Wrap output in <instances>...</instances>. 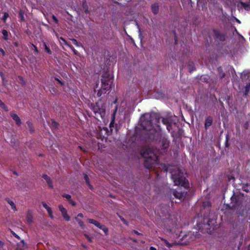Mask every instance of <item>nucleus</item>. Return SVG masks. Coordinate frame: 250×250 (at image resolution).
Masks as SVG:
<instances>
[{
    "mask_svg": "<svg viewBox=\"0 0 250 250\" xmlns=\"http://www.w3.org/2000/svg\"><path fill=\"white\" fill-rule=\"evenodd\" d=\"M160 119V114L155 112L146 113L141 117V126L146 131L149 140L157 141L161 136Z\"/></svg>",
    "mask_w": 250,
    "mask_h": 250,
    "instance_id": "nucleus-1",
    "label": "nucleus"
},
{
    "mask_svg": "<svg viewBox=\"0 0 250 250\" xmlns=\"http://www.w3.org/2000/svg\"><path fill=\"white\" fill-rule=\"evenodd\" d=\"M141 155L145 159L144 166L146 168L151 169L154 165L157 164L158 157L150 148L144 149Z\"/></svg>",
    "mask_w": 250,
    "mask_h": 250,
    "instance_id": "nucleus-2",
    "label": "nucleus"
},
{
    "mask_svg": "<svg viewBox=\"0 0 250 250\" xmlns=\"http://www.w3.org/2000/svg\"><path fill=\"white\" fill-rule=\"evenodd\" d=\"M171 174L175 185L183 187L185 189L189 188V183L180 169L178 168L172 170Z\"/></svg>",
    "mask_w": 250,
    "mask_h": 250,
    "instance_id": "nucleus-3",
    "label": "nucleus"
},
{
    "mask_svg": "<svg viewBox=\"0 0 250 250\" xmlns=\"http://www.w3.org/2000/svg\"><path fill=\"white\" fill-rule=\"evenodd\" d=\"M113 82V77L107 72H104L102 76V87L98 93L97 96L100 97L105 94L111 88V84Z\"/></svg>",
    "mask_w": 250,
    "mask_h": 250,
    "instance_id": "nucleus-4",
    "label": "nucleus"
},
{
    "mask_svg": "<svg viewBox=\"0 0 250 250\" xmlns=\"http://www.w3.org/2000/svg\"><path fill=\"white\" fill-rule=\"evenodd\" d=\"M90 108L94 114V117L98 120H104L105 116L106 111L105 106L104 104H100L98 103H91Z\"/></svg>",
    "mask_w": 250,
    "mask_h": 250,
    "instance_id": "nucleus-5",
    "label": "nucleus"
},
{
    "mask_svg": "<svg viewBox=\"0 0 250 250\" xmlns=\"http://www.w3.org/2000/svg\"><path fill=\"white\" fill-rule=\"evenodd\" d=\"M187 194V191L185 190H183L182 188L178 187L173 192V195L174 196L179 199L180 201L183 200Z\"/></svg>",
    "mask_w": 250,
    "mask_h": 250,
    "instance_id": "nucleus-6",
    "label": "nucleus"
},
{
    "mask_svg": "<svg viewBox=\"0 0 250 250\" xmlns=\"http://www.w3.org/2000/svg\"><path fill=\"white\" fill-rule=\"evenodd\" d=\"M87 221L89 223L94 225L100 229L103 230L105 235L108 234V229L105 226L101 224L98 221L93 219L88 218Z\"/></svg>",
    "mask_w": 250,
    "mask_h": 250,
    "instance_id": "nucleus-7",
    "label": "nucleus"
},
{
    "mask_svg": "<svg viewBox=\"0 0 250 250\" xmlns=\"http://www.w3.org/2000/svg\"><path fill=\"white\" fill-rule=\"evenodd\" d=\"M231 208L235 209H238L242 204L241 201L238 196H235L234 194L231 197Z\"/></svg>",
    "mask_w": 250,
    "mask_h": 250,
    "instance_id": "nucleus-8",
    "label": "nucleus"
},
{
    "mask_svg": "<svg viewBox=\"0 0 250 250\" xmlns=\"http://www.w3.org/2000/svg\"><path fill=\"white\" fill-rule=\"evenodd\" d=\"M213 32L214 35V39L215 40L220 42H224L226 40V34L222 33L219 30L214 29Z\"/></svg>",
    "mask_w": 250,
    "mask_h": 250,
    "instance_id": "nucleus-9",
    "label": "nucleus"
},
{
    "mask_svg": "<svg viewBox=\"0 0 250 250\" xmlns=\"http://www.w3.org/2000/svg\"><path fill=\"white\" fill-rule=\"evenodd\" d=\"M59 209L62 213V215L64 219L66 221H69L70 219V216L67 214L66 209L63 207L62 205L59 206Z\"/></svg>",
    "mask_w": 250,
    "mask_h": 250,
    "instance_id": "nucleus-10",
    "label": "nucleus"
},
{
    "mask_svg": "<svg viewBox=\"0 0 250 250\" xmlns=\"http://www.w3.org/2000/svg\"><path fill=\"white\" fill-rule=\"evenodd\" d=\"M162 149H167L169 146V141L167 138L164 136L160 139Z\"/></svg>",
    "mask_w": 250,
    "mask_h": 250,
    "instance_id": "nucleus-11",
    "label": "nucleus"
},
{
    "mask_svg": "<svg viewBox=\"0 0 250 250\" xmlns=\"http://www.w3.org/2000/svg\"><path fill=\"white\" fill-rule=\"evenodd\" d=\"M213 118L211 116H208L205 122V129L207 130L212 125Z\"/></svg>",
    "mask_w": 250,
    "mask_h": 250,
    "instance_id": "nucleus-12",
    "label": "nucleus"
},
{
    "mask_svg": "<svg viewBox=\"0 0 250 250\" xmlns=\"http://www.w3.org/2000/svg\"><path fill=\"white\" fill-rule=\"evenodd\" d=\"M118 110V106L116 105L115 107V109L113 111V112L111 116V120L110 122V123L109 124V127L111 128L112 127H114V125L115 124V116L116 114V113L117 112Z\"/></svg>",
    "mask_w": 250,
    "mask_h": 250,
    "instance_id": "nucleus-13",
    "label": "nucleus"
},
{
    "mask_svg": "<svg viewBox=\"0 0 250 250\" xmlns=\"http://www.w3.org/2000/svg\"><path fill=\"white\" fill-rule=\"evenodd\" d=\"M10 116L12 118V119L15 121L16 124L18 126H20L21 125V120L17 114L13 112H11Z\"/></svg>",
    "mask_w": 250,
    "mask_h": 250,
    "instance_id": "nucleus-14",
    "label": "nucleus"
},
{
    "mask_svg": "<svg viewBox=\"0 0 250 250\" xmlns=\"http://www.w3.org/2000/svg\"><path fill=\"white\" fill-rule=\"evenodd\" d=\"M42 177L46 181L49 188H53V185L51 178L46 174H43Z\"/></svg>",
    "mask_w": 250,
    "mask_h": 250,
    "instance_id": "nucleus-15",
    "label": "nucleus"
},
{
    "mask_svg": "<svg viewBox=\"0 0 250 250\" xmlns=\"http://www.w3.org/2000/svg\"><path fill=\"white\" fill-rule=\"evenodd\" d=\"M5 201L10 205L11 207V208L14 211H17V208H16V205L15 204V203H14L13 201H12V200H11L9 198H5Z\"/></svg>",
    "mask_w": 250,
    "mask_h": 250,
    "instance_id": "nucleus-16",
    "label": "nucleus"
},
{
    "mask_svg": "<svg viewBox=\"0 0 250 250\" xmlns=\"http://www.w3.org/2000/svg\"><path fill=\"white\" fill-rule=\"evenodd\" d=\"M151 10L153 13L155 15L157 14L159 12V4L155 3L151 5Z\"/></svg>",
    "mask_w": 250,
    "mask_h": 250,
    "instance_id": "nucleus-17",
    "label": "nucleus"
},
{
    "mask_svg": "<svg viewBox=\"0 0 250 250\" xmlns=\"http://www.w3.org/2000/svg\"><path fill=\"white\" fill-rule=\"evenodd\" d=\"M188 66L189 69V71L190 73L196 70L194 63L192 62L189 61L188 63Z\"/></svg>",
    "mask_w": 250,
    "mask_h": 250,
    "instance_id": "nucleus-18",
    "label": "nucleus"
},
{
    "mask_svg": "<svg viewBox=\"0 0 250 250\" xmlns=\"http://www.w3.org/2000/svg\"><path fill=\"white\" fill-rule=\"evenodd\" d=\"M217 71L218 72V75L220 79H222L225 77L226 74L223 72V69L221 66H219L217 68Z\"/></svg>",
    "mask_w": 250,
    "mask_h": 250,
    "instance_id": "nucleus-19",
    "label": "nucleus"
},
{
    "mask_svg": "<svg viewBox=\"0 0 250 250\" xmlns=\"http://www.w3.org/2000/svg\"><path fill=\"white\" fill-rule=\"evenodd\" d=\"M239 3L245 10L249 11L250 10V4L249 3H246L242 1H240Z\"/></svg>",
    "mask_w": 250,
    "mask_h": 250,
    "instance_id": "nucleus-20",
    "label": "nucleus"
},
{
    "mask_svg": "<svg viewBox=\"0 0 250 250\" xmlns=\"http://www.w3.org/2000/svg\"><path fill=\"white\" fill-rule=\"evenodd\" d=\"M1 33L3 35L2 39L5 41H7L8 40V35L9 32L5 29H3L1 31Z\"/></svg>",
    "mask_w": 250,
    "mask_h": 250,
    "instance_id": "nucleus-21",
    "label": "nucleus"
},
{
    "mask_svg": "<svg viewBox=\"0 0 250 250\" xmlns=\"http://www.w3.org/2000/svg\"><path fill=\"white\" fill-rule=\"evenodd\" d=\"M83 8L84 11V13L86 14H88L89 13V11L88 10V5L87 4L86 1L85 0H83Z\"/></svg>",
    "mask_w": 250,
    "mask_h": 250,
    "instance_id": "nucleus-22",
    "label": "nucleus"
},
{
    "mask_svg": "<svg viewBox=\"0 0 250 250\" xmlns=\"http://www.w3.org/2000/svg\"><path fill=\"white\" fill-rule=\"evenodd\" d=\"M43 46L44 47V50H45V51L49 55H51L52 52L51 50V49H50L49 47H48L46 42H44L43 43Z\"/></svg>",
    "mask_w": 250,
    "mask_h": 250,
    "instance_id": "nucleus-23",
    "label": "nucleus"
},
{
    "mask_svg": "<svg viewBox=\"0 0 250 250\" xmlns=\"http://www.w3.org/2000/svg\"><path fill=\"white\" fill-rule=\"evenodd\" d=\"M24 11L22 9H20L19 12V16L21 21H24L25 19L24 17Z\"/></svg>",
    "mask_w": 250,
    "mask_h": 250,
    "instance_id": "nucleus-24",
    "label": "nucleus"
},
{
    "mask_svg": "<svg viewBox=\"0 0 250 250\" xmlns=\"http://www.w3.org/2000/svg\"><path fill=\"white\" fill-rule=\"evenodd\" d=\"M26 124L28 126L30 132L33 133L34 131V127L32 123L30 121H27Z\"/></svg>",
    "mask_w": 250,
    "mask_h": 250,
    "instance_id": "nucleus-25",
    "label": "nucleus"
},
{
    "mask_svg": "<svg viewBox=\"0 0 250 250\" xmlns=\"http://www.w3.org/2000/svg\"><path fill=\"white\" fill-rule=\"evenodd\" d=\"M51 126L54 129H58L59 127V124L54 120H51Z\"/></svg>",
    "mask_w": 250,
    "mask_h": 250,
    "instance_id": "nucleus-26",
    "label": "nucleus"
},
{
    "mask_svg": "<svg viewBox=\"0 0 250 250\" xmlns=\"http://www.w3.org/2000/svg\"><path fill=\"white\" fill-rule=\"evenodd\" d=\"M75 219L77 221L78 224L81 227V228L83 229L85 227V225H84L83 222L81 220L78 218V217H76Z\"/></svg>",
    "mask_w": 250,
    "mask_h": 250,
    "instance_id": "nucleus-27",
    "label": "nucleus"
},
{
    "mask_svg": "<svg viewBox=\"0 0 250 250\" xmlns=\"http://www.w3.org/2000/svg\"><path fill=\"white\" fill-rule=\"evenodd\" d=\"M0 107L6 111H8L9 110L8 107L0 100Z\"/></svg>",
    "mask_w": 250,
    "mask_h": 250,
    "instance_id": "nucleus-28",
    "label": "nucleus"
},
{
    "mask_svg": "<svg viewBox=\"0 0 250 250\" xmlns=\"http://www.w3.org/2000/svg\"><path fill=\"white\" fill-rule=\"evenodd\" d=\"M84 179L86 184L89 186L90 188L91 189H92L93 188H92V186L89 183V180L88 176L85 174L84 175Z\"/></svg>",
    "mask_w": 250,
    "mask_h": 250,
    "instance_id": "nucleus-29",
    "label": "nucleus"
},
{
    "mask_svg": "<svg viewBox=\"0 0 250 250\" xmlns=\"http://www.w3.org/2000/svg\"><path fill=\"white\" fill-rule=\"evenodd\" d=\"M162 122L163 124L164 125H166L171 123V122L169 120V119L168 118H162Z\"/></svg>",
    "mask_w": 250,
    "mask_h": 250,
    "instance_id": "nucleus-30",
    "label": "nucleus"
},
{
    "mask_svg": "<svg viewBox=\"0 0 250 250\" xmlns=\"http://www.w3.org/2000/svg\"><path fill=\"white\" fill-rule=\"evenodd\" d=\"M9 17V14L7 12H4L2 20L4 22H6L7 19Z\"/></svg>",
    "mask_w": 250,
    "mask_h": 250,
    "instance_id": "nucleus-31",
    "label": "nucleus"
},
{
    "mask_svg": "<svg viewBox=\"0 0 250 250\" xmlns=\"http://www.w3.org/2000/svg\"><path fill=\"white\" fill-rule=\"evenodd\" d=\"M162 240L164 241L165 245L168 247V248H170L172 247L173 244L169 243L167 240L163 239Z\"/></svg>",
    "mask_w": 250,
    "mask_h": 250,
    "instance_id": "nucleus-32",
    "label": "nucleus"
},
{
    "mask_svg": "<svg viewBox=\"0 0 250 250\" xmlns=\"http://www.w3.org/2000/svg\"><path fill=\"white\" fill-rule=\"evenodd\" d=\"M250 90V83L247 84L245 86V94L246 95Z\"/></svg>",
    "mask_w": 250,
    "mask_h": 250,
    "instance_id": "nucleus-33",
    "label": "nucleus"
},
{
    "mask_svg": "<svg viewBox=\"0 0 250 250\" xmlns=\"http://www.w3.org/2000/svg\"><path fill=\"white\" fill-rule=\"evenodd\" d=\"M59 41L60 42L62 41L64 44H65L66 45H67V46H69V44L67 43V42L66 41V40L63 38H62V37H60L59 38Z\"/></svg>",
    "mask_w": 250,
    "mask_h": 250,
    "instance_id": "nucleus-34",
    "label": "nucleus"
},
{
    "mask_svg": "<svg viewBox=\"0 0 250 250\" xmlns=\"http://www.w3.org/2000/svg\"><path fill=\"white\" fill-rule=\"evenodd\" d=\"M229 135L227 134L226 136V141H225V146L226 147H228L229 146Z\"/></svg>",
    "mask_w": 250,
    "mask_h": 250,
    "instance_id": "nucleus-35",
    "label": "nucleus"
},
{
    "mask_svg": "<svg viewBox=\"0 0 250 250\" xmlns=\"http://www.w3.org/2000/svg\"><path fill=\"white\" fill-rule=\"evenodd\" d=\"M62 196L63 197V198H65L66 199H67L68 200V201H69V200H71V196L69 194H63L62 195Z\"/></svg>",
    "mask_w": 250,
    "mask_h": 250,
    "instance_id": "nucleus-36",
    "label": "nucleus"
},
{
    "mask_svg": "<svg viewBox=\"0 0 250 250\" xmlns=\"http://www.w3.org/2000/svg\"><path fill=\"white\" fill-rule=\"evenodd\" d=\"M248 188H249V185L248 184H246L243 187L242 189L245 191L249 192V190L248 189Z\"/></svg>",
    "mask_w": 250,
    "mask_h": 250,
    "instance_id": "nucleus-37",
    "label": "nucleus"
},
{
    "mask_svg": "<svg viewBox=\"0 0 250 250\" xmlns=\"http://www.w3.org/2000/svg\"><path fill=\"white\" fill-rule=\"evenodd\" d=\"M119 218H120L121 220L123 222L124 224H125L126 225H128V222L125 220V219L122 216L119 215Z\"/></svg>",
    "mask_w": 250,
    "mask_h": 250,
    "instance_id": "nucleus-38",
    "label": "nucleus"
},
{
    "mask_svg": "<svg viewBox=\"0 0 250 250\" xmlns=\"http://www.w3.org/2000/svg\"><path fill=\"white\" fill-rule=\"evenodd\" d=\"M167 129L168 131V132H170V131L172 129V124L171 123H169V124L166 125Z\"/></svg>",
    "mask_w": 250,
    "mask_h": 250,
    "instance_id": "nucleus-39",
    "label": "nucleus"
},
{
    "mask_svg": "<svg viewBox=\"0 0 250 250\" xmlns=\"http://www.w3.org/2000/svg\"><path fill=\"white\" fill-rule=\"evenodd\" d=\"M42 206L44 208H45L46 210L49 209L50 208L48 206V205L44 202H42Z\"/></svg>",
    "mask_w": 250,
    "mask_h": 250,
    "instance_id": "nucleus-40",
    "label": "nucleus"
},
{
    "mask_svg": "<svg viewBox=\"0 0 250 250\" xmlns=\"http://www.w3.org/2000/svg\"><path fill=\"white\" fill-rule=\"evenodd\" d=\"M52 19L53 20V21L56 23H58L59 22V21L58 19L56 18V17L55 15H52Z\"/></svg>",
    "mask_w": 250,
    "mask_h": 250,
    "instance_id": "nucleus-41",
    "label": "nucleus"
},
{
    "mask_svg": "<svg viewBox=\"0 0 250 250\" xmlns=\"http://www.w3.org/2000/svg\"><path fill=\"white\" fill-rule=\"evenodd\" d=\"M203 205L204 207L208 206V207H211V203L210 202H204Z\"/></svg>",
    "mask_w": 250,
    "mask_h": 250,
    "instance_id": "nucleus-42",
    "label": "nucleus"
},
{
    "mask_svg": "<svg viewBox=\"0 0 250 250\" xmlns=\"http://www.w3.org/2000/svg\"><path fill=\"white\" fill-rule=\"evenodd\" d=\"M84 235L89 242H92V238L90 237H89L88 235H87V234H84Z\"/></svg>",
    "mask_w": 250,
    "mask_h": 250,
    "instance_id": "nucleus-43",
    "label": "nucleus"
},
{
    "mask_svg": "<svg viewBox=\"0 0 250 250\" xmlns=\"http://www.w3.org/2000/svg\"><path fill=\"white\" fill-rule=\"evenodd\" d=\"M11 233L15 238H16L18 239H20V237L18 234H17L15 232L11 230Z\"/></svg>",
    "mask_w": 250,
    "mask_h": 250,
    "instance_id": "nucleus-44",
    "label": "nucleus"
},
{
    "mask_svg": "<svg viewBox=\"0 0 250 250\" xmlns=\"http://www.w3.org/2000/svg\"><path fill=\"white\" fill-rule=\"evenodd\" d=\"M32 45H33V47L34 48L35 54H38L39 51V50L38 49L37 46L33 44H32Z\"/></svg>",
    "mask_w": 250,
    "mask_h": 250,
    "instance_id": "nucleus-45",
    "label": "nucleus"
},
{
    "mask_svg": "<svg viewBox=\"0 0 250 250\" xmlns=\"http://www.w3.org/2000/svg\"><path fill=\"white\" fill-rule=\"evenodd\" d=\"M68 202L73 207H75L76 205V202L72 200H69Z\"/></svg>",
    "mask_w": 250,
    "mask_h": 250,
    "instance_id": "nucleus-46",
    "label": "nucleus"
},
{
    "mask_svg": "<svg viewBox=\"0 0 250 250\" xmlns=\"http://www.w3.org/2000/svg\"><path fill=\"white\" fill-rule=\"evenodd\" d=\"M25 245V243L23 240L21 241V242L18 244V246L20 247V246H24Z\"/></svg>",
    "mask_w": 250,
    "mask_h": 250,
    "instance_id": "nucleus-47",
    "label": "nucleus"
},
{
    "mask_svg": "<svg viewBox=\"0 0 250 250\" xmlns=\"http://www.w3.org/2000/svg\"><path fill=\"white\" fill-rule=\"evenodd\" d=\"M18 78L22 83H25V82L24 81L23 78L22 76H19Z\"/></svg>",
    "mask_w": 250,
    "mask_h": 250,
    "instance_id": "nucleus-48",
    "label": "nucleus"
},
{
    "mask_svg": "<svg viewBox=\"0 0 250 250\" xmlns=\"http://www.w3.org/2000/svg\"><path fill=\"white\" fill-rule=\"evenodd\" d=\"M0 52L1 53L3 56H4L5 55V52L2 48H0Z\"/></svg>",
    "mask_w": 250,
    "mask_h": 250,
    "instance_id": "nucleus-49",
    "label": "nucleus"
},
{
    "mask_svg": "<svg viewBox=\"0 0 250 250\" xmlns=\"http://www.w3.org/2000/svg\"><path fill=\"white\" fill-rule=\"evenodd\" d=\"M55 80L57 81V82H58V83L61 85H63L64 84V83L61 81H60L58 78H55Z\"/></svg>",
    "mask_w": 250,
    "mask_h": 250,
    "instance_id": "nucleus-50",
    "label": "nucleus"
},
{
    "mask_svg": "<svg viewBox=\"0 0 250 250\" xmlns=\"http://www.w3.org/2000/svg\"><path fill=\"white\" fill-rule=\"evenodd\" d=\"M174 41H175V43L176 44H177L178 40H177V36H176V33H175V31L174 32Z\"/></svg>",
    "mask_w": 250,
    "mask_h": 250,
    "instance_id": "nucleus-51",
    "label": "nucleus"
},
{
    "mask_svg": "<svg viewBox=\"0 0 250 250\" xmlns=\"http://www.w3.org/2000/svg\"><path fill=\"white\" fill-rule=\"evenodd\" d=\"M201 80H204L205 82H206L208 81V77H206V76H204V77L202 76L201 78Z\"/></svg>",
    "mask_w": 250,
    "mask_h": 250,
    "instance_id": "nucleus-52",
    "label": "nucleus"
},
{
    "mask_svg": "<svg viewBox=\"0 0 250 250\" xmlns=\"http://www.w3.org/2000/svg\"><path fill=\"white\" fill-rule=\"evenodd\" d=\"M132 232L134 233L135 234L138 235H142L143 234L140 232H139L138 231L136 230H133Z\"/></svg>",
    "mask_w": 250,
    "mask_h": 250,
    "instance_id": "nucleus-53",
    "label": "nucleus"
},
{
    "mask_svg": "<svg viewBox=\"0 0 250 250\" xmlns=\"http://www.w3.org/2000/svg\"><path fill=\"white\" fill-rule=\"evenodd\" d=\"M72 42H73V43L76 45V46H78V41L75 40V39H73L72 40Z\"/></svg>",
    "mask_w": 250,
    "mask_h": 250,
    "instance_id": "nucleus-54",
    "label": "nucleus"
},
{
    "mask_svg": "<svg viewBox=\"0 0 250 250\" xmlns=\"http://www.w3.org/2000/svg\"><path fill=\"white\" fill-rule=\"evenodd\" d=\"M27 220L28 223H31L32 222V218L29 216H27Z\"/></svg>",
    "mask_w": 250,
    "mask_h": 250,
    "instance_id": "nucleus-55",
    "label": "nucleus"
},
{
    "mask_svg": "<svg viewBox=\"0 0 250 250\" xmlns=\"http://www.w3.org/2000/svg\"><path fill=\"white\" fill-rule=\"evenodd\" d=\"M129 239L134 243H137L138 241L136 239L130 237Z\"/></svg>",
    "mask_w": 250,
    "mask_h": 250,
    "instance_id": "nucleus-56",
    "label": "nucleus"
},
{
    "mask_svg": "<svg viewBox=\"0 0 250 250\" xmlns=\"http://www.w3.org/2000/svg\"><path fill=\"white\" fill-rule=\"evenodd\" d=\"M46 210L47 211L48 214H51V213H52V211L51 208Z\"/></svg>",
    "mask_w": 250,
    "mask_h": 250,
    "instance_id": "nucleus-57",
    "label": "nucleus"
},
{
    "mask_svg": "<svg viewBox=\"0 0 250 250\" xmlns=\"http://www.w3.org/2000/svg\"><path fill=\"white\" fill-rule=\"evenodd\" d=\"M77 217H78H78H81V218H83V213H79V214H78V215H77Z\"/></svg>",
    "mask_w": 250,
    "mask_h": 250,
    "instance_id": "nucleus-58",
    "label": "nucleus"
},
{
    "mask_svg": "<svg viewBox=\"0 0 250 250\" xmlns=\"http://www.w3.org/2000/svg\"><path fill=\"white\" fill-rule=\"evenodd\" d=\"M0 76L2 80H4V75L2 72H0Z\"/></svg>",
    "mask_w": 250,
    "mask_h": 250,
    "instance_id": "nucleus-59",
    "label": "nucleus"
},
{
    "mask_svg": "<svg viewBox=\"0 0 250 250\" xmlns=\"http://www.w3.org/2000/svg\"><path fill=\"white\" fill-rule=\"evenodd\" d=\"M149 250H156V249L153 247H150Z\"/></svg>",
    "mask_w": 250,
    "mask_h": 250,
    "instance_id": "nucleus-60",
    "label": "nucleus"
},
{
    "mask_svg": "<svg viewBox=\"0 0 250 250\" xmlns=\"http://www.w3.org/2000/svg\"><path fill=\"white\" fill-rule=\"evenodd\" d=\"M82 246L83 248H84V249H87V248H88L87 246H86V245H84V244H82Z\"/></svg>",
    "mask_w": 250,
    "mask_h": 250,
    "instance_id": "nucleus-61",
    "label": "nucleus"
},
{
    "mask_svg": "<svg viewBox=\"0 0 250 250\" xmlns=\"http://www.w3.org/2000/svg\"><path fill=\"white\" fill-rule=\"evenodd\" d=\"M49 215V216L51 218V219H53L54 218V216L53 215V213H51V214H48Z\"/></svg>",
    "mask_w": 250,
    "mask_h": 250,
    "instance_id": "nucleus-62",
    "label": "nucleus"
},
{
    "mask_svg": "<svg viewBox=\"0 0 250 250\" xmlns=\"http://www.w3.org/2000/svg\"><path fill=\"white\" fill-rule=\"evenodd\" d=\"M3 245H4V243L2 241H0V246H2Z\"/></svg>",
    "mask_w": 250,
    "mask_h": 250,
    "instance_id": "nucleus-63",
    "label": "nucleus"
},
{
    "mask_svg": "<svg viewBox=\"0 0 250 250\" xmlns=\"http://www.w3.org/2000/svg\"><path fill=\"white\" fill-rule=\"evenodd\" d=\"M15 250H23L22 249L17 248Z\"/></svg>",
    "mask_w": 250,
    "mask_h": 250,
    "instance_id": "nucleus-64",
    "label": "nucleus"
}]
</instances>
